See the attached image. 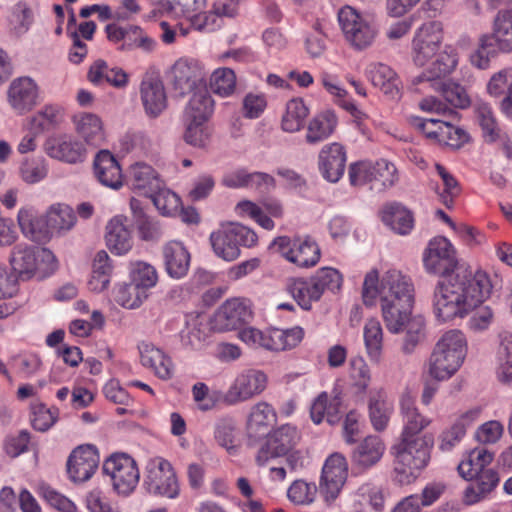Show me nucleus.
I'll return each instance as SVG.
<instances>
[{
	"instance_id": "1",
	"label": "nucleus",
	"mask_w": 512,
	"mask_h": 512,
	"mask_svg": "<svg viewBox=\"0 0 512 512\" xmlns=\"http://www.w3.org/2000/svg\"><path fill=\"white\" fill-rule=\"evenodd\" d=\"M422 260L427 273L445 277L433 293V312L438 321L463 318L489 297L492 285L486 273L472 274L467 270L453 273L458 260L454 246L446 237L431 239Z\"/></svg>"
},
{
	"instance_id": "2",
	"label": "nucleus",
	"mask_w": 512,
	"mask_h": 512,
	"mask_svg": "<svg viewBox=\"0 0 512 512\" xmlns=\"http://www.w3.org/2000/svg\"><path fill=\"white\" fill-rule=\"evenodd\" d=\"M456 65V55L447 52L439 54L427 69L413 77L411 84L414 90L419 93H425L430 89L435 90L440 92L451 106L460 109L469 107L471 101L465 88L458 83L442 80Z\"/></svg>"
},
{
	"instance_id": "3",
	"label": "nucleus",
	"mask_w": 512,
	"mask_h": 512,
	"mask_svg": "<svg viewBox=\"0 0 512 512\" xmlns=\"http://www.w3.org/2000/svg\"><path fill=\"white\" fill-rule=\"evenodd\" d=\"M433 445V438L425 434L421 438L398 439L391 447L395 480L399 484L407 485L417 479L431 460Z\"/></svg>"
},
{
	"instance_id": "4",
	"label": "nucleus",
	"mask_w": 512,
	"mask_h": 512,
	"mask_svg": "<svg viewBox=\"0 0 512 512\" xmlns=\"http://www.w3.org/2000/svg\"><path fill=\"white\" fill-rule=\"evenodd\" d=\"M466 351V338L461 331L445 332L430 355L427 370L429 376L437 381L450 379L461 367Z\"/></svg>"
},
{
	"instance_id": "5",
	"label": "nucleus",
	"mask_w": 512,
	"mask_h": 512,
	"mask_svg": "<svg viewBox=\"0 0 512 512\" xmlns=\"http://www.w3.org/2000/svg\"><path fill=\"white\" fill-rule=\"evenodd\" d=\"M498 52H512V1L496 14L492 34H483L479 38L478 49L470 57L471 63L479 69H486Z\"/></svg>"
},
{
	"instance_id": "6",
	"label": "nucleus",
	"mask_w": 512,
	"mask_h": 512,
	"mask_svg": "<svg viewBox=\"0 0 512 512\" xmlns=\"http://www.w3.org/2000/svg\"><path fill=\"white\" fill-rule=\"evenodd\" d=\"M342 283L343 277L337 269L322 267L309 278L291 279L287 291L302 309L310 310L325 291H339Z\"/></svg>"
},
{
	"instance_id": "7",
	"label": "nucleus",
	"mask_w": 512,
	"mask_h": 512,
	"mask_svg": "<svg viewBox=\"0 0 512 512\" xmlns=\"http://www.w3.org/2000/svg\"><path fill=\"white\" fill-rule=\"evenodd\" d=\"M407 298L414 300V286L410 277L401 271L391 269L381 280L376 270L368 272L364 278L362 298L366 306L376 304L378 298Z\"/></svg>"
},
{
	"instance_id": "8",
	"label": "nucleus",
	"mask_w": 512,
	"mask_h": 512,
	"mask_svg": "<svg viewBox=\"0 0 512 512\" xmlns=\"http://www.w3.org/2000/svg\"><path fill=\"white\" fill-rule=\"evenodd\" d=\"M143 488L153 496L177 498L180 486L171 462L161 456L149 458L144 468Z\"/></svg>"
},
{
	"instance_id": "9",
	"label": "nucleus",
	"mask_w": 512,
	"mask_h": 512,
	"mask_svg": "<svg viewBox=\"0 0 512 512\" xmlns=\"http://www.w3.org/2000/svg\"><path fill=\"white\" fill-rule=\"evenodd\" d=\"M209 239L215 255L230 262L240 256V246L248 248L255 246L258 236L249 227L230 224L213 231Z\"/></svg>"
},
{
	"instance_id": "10",
	"label": "nucleus",
	"mask_w": 512,
	"mask_h": 512,
	"mask_svg": "<svg viewBox=\"0 0 512 512\" xmlns=\"http://www.w3.org/2000/svg\"><path fill=\"white\" fill-rule=\"evenodd\" d=\"M337 18L346 41L354 49L361 51L374 43L378 29L370 17L346 5L338 11Z\"/></svg>"
},
{
	"instance_id": "11",
	"label": "nucleus",
	"mask_w": 512,
	"mask_h": 512,
	"mask_svg": "<svg viewBox=\"0 0 512 512\" xmlns=\"http://www.w3.org/2000/svg\"><path fill=\"white\" fill-rule=\"evenodd\" d=\"M275 248L286 260L302 268L315 266L321 256L318 244L309 236L294 237L279 236L272 242Z\"/></svg>"
},
{
	"instance_id": "12",
	"label": "nucleus",
	"mask_w": 512,
	"mask_h": 512,
	"mask_svg": "<svg viewBox=\"0 0 512 512\" xmlns=\"http://www.w3.org/2000/svg\"><path fill=\"white\" fill-rule=\"evenodd\" d=\"M103 472L110 477L114 490L125 496L135 490L140 478L136 461L125 453H115L107 458Z\"/></svg>"
},
{
	"instance_id": "13",
	"label": "nucleus",
	"mask_w": 512,
	"mask_h": 512,
	"mask_svg": "<svg viewBox=\"0 0 512 512\" xmlns=\"http://www.w3.org/2000/svg\"><path fill=\"white\" fill-rule=\"evenodd\" d=\"M443 40L442 24L438 21H429L422 24L414 35L412 41L413 61L418 66L426 65L430 59L439 55ZM442 52H440L441 54Z\"/></svg>"
},
{
	"instance_id": "14",
	"label": "nucleus",
	"mask_w": 512,
	"mask_h": 512,
	"mask_svg": "<svg viewBox=\"0 0 512 512\" xmlns=\"http://www.w3.org/2000/svg\"><path fill=\"white\" fill-rule=\"evenodd\" d=\"M300 434L297 428L285 424L267 434L266 441L259 448L256 455V463L264 466L270 459L288 454L298 443Z\"/></svg>"
},
{
	"instance_id": "15",
	"label": "nucleus",
	"mask_w": 512,
	"mask_h": 512,
	"mask_svg": "<svg viewBox=\"0 0 512 512\" xmlns=\"http://www.w3.org/2000/svg\"><path fill=\"white\" fill-rule=\"evenodd\" d=\"M348 476L346 458L340 453L331 454L322 468L319 491L327 504L334 502L339 496Z\"/></svg>"
},
{
	"instance_id": "16",
	"label": "nucleus",
	"mask_w": 512,
	"mask_h": 512,
	"mask_svg": "<svg viewBox=\"0 0 512 512\" xmlns=\"http://www.w3.org/2000/svg\"><path fill=\"white\" fill-rule=\"evenodd\" d=\"M105 32L110 42L120 44L118 47L120 51L139 49L145 53H151L156 47V41L137 25L121 26L111 23L105 27Z\"/></svg>"
},
{
	"instance_id": "17",
	"label": "nucleus",
	"mask_w": 512,
	"mask_h": 512,
	"mask_svg": "<svg viewBox=\"0 0 512 512\" xmlns=\"http://www.w3.org/2000/svg\"><path fill=\"white\" fill-rule=\"evenodd\" d=\"M267 385V376L263 371L248 369L240 373L224 395L227 404L233 405L246 401L263 392Z\"/></svg>"
},
{
	"instance_id": "18",
	"label": "nucleus",
	"mask_w": 512,
	"mask_h": 512,
	"mask_svg": "<svg viewBox=\"0 0 512 512\" xmlns=\"http://www.w3.org/2000/svg\"><path fill=\"white\" fill-rule=\"evenodd\" d=\"M44 151L50 158L67 164H79L87 158L85 145L68 134L49 137L44 143Z\"/></svg>"
},
{
	"instance_id": "19",
	"label": "nucleus",
	"mask_w": 512,
	"mask_h": 512,
	"mask_svg": "<svg viewBox=\"0 0 512 512\" xmlns=\"http://www.w3.org/2000/svg\"><path fill=\"white\" fill-rule=\"evenodd\" d=\"M476 117L486 142L497 143L503 155L512 159V141L508 134L502 130L496 120L490 105L481 103L476 108Z\"/></svg>"
},
{
	"instance_id": "20",
	"label": "nucleus",
	"mask_w": 512,
	"mask_h": 512,
	"mask_svg": "<svg viewBox=\"0 0 512 512\" xmlns=\"http://www.w3.org/2000/svg\"><path fill=\"white\" fill-rule=\"evenodd\" d=\"M347 162V150L344 145L332 142L324 145L318 154V168L324 179L338 182L344 175Z\"/></svg>"
},
{
	"instance_id": "21",
	"label": "nucleus",
	"mask_w": 512,
	"mask_h": 512,
	"mask_svg": "<svg viewBox=\"0 0 512 512\" xmlns=\"http://www.w3.org/2000/svg\"><path fill=\"white\" fill-rule=\"evenodd\" d=\"M99 454L93 445H82L70 454L67 472L73 482H85L95 473L99 465Z\"/></svg>"
},
{
	"instance_id": "22",
	"label": "nucleus",
	"mask_w": 512,
	"mask_h": 512,
	"mask_svg": "<svg viewBox=\"0 0 512 512\" xmlns=\"http://www.w3.org/2000/svg\"><path fill=\"white\" fill-rule=\"evenodd\" d=\"M39 89L29 77H20L12 81L8 89V102L17 114L31 111L38 103Z\"/></svg>"
},
{
	"instance_id": "23",
	"label": "nucleus",
	"mask_w": 512,
	"mask_h": 512,
	"mask_svg": "<svg viewBox=\"0 0 512 512\" xmlns=\"http://www.w3.org/2000/svg\"><path fill=\"white\" fill-rule=\"evenodd\" d=\"M235 211L239 216H247L259 226L269 231L275 228L272 217L281 218L283 215L282 205L278 201L271 199L262 202V206H258L249 200H244L236 205Z\"/></svg>"
},
{
	"instance_id": "24",
	"label": "nucleus",
	"mask_w": 512,
	"mask_h": 512,
	"mask_svg": "<svg viewBox=\"0 0 512 512\" xmlns=\"http://www.w3.org/2000/svg\"><path fill=\"white\" fill-rule=\"evenodd\" d=\"M393 414L394 402L387 391L382 387L372 389L368 397V416L373 429L385 431Z\"/></svg>"
},
{
	"instance_id": "25",
	"label": "nucleus",
	"mask_w": 512,
	"mask_h": 512,
	"mask_svg": "<svg viewBox=\"0 0 512 512\" xmlns=\"http://www.w3.org/2000/svg\"><path fill=\"white\" fill-rule=\"evenodd\" d=\"M140 97L146 114L158 117L167 107V97L162 80L146 75L140 84Z\"/></svg>"
},
{
	"instance_id": "26",
	"label": "nucleus",
	"mask_w": 512,
	"mask_h": 512,
	"mask_svg": "<svg viewBox=\"0 0 512 512\" xmlns=\"http://www.w3.org/2000/svg\"><path fill=\"white\" fill-rule=\"evenodd\" d=\"M381 312L386 328L397 334L404 328L406 321L411 317L414 300L407 298H379Z\"/></svg>"
},
{
	"instance_id": "27",
	"label": "nucleus",
	"mask_w": 512,
	"mask_h": 512,
	"mask_svg": "<svg viewBox=\"0 0 512 512\" xmlns=\"http://www.w3.org/2000/svg\"><path fill=\"white\" fill-rule=\"evenodd\" d=\"M400 414L403 426L399 439L421 438V432L431 424V419L420 413L409 394L400 399Z\"/></svg>"
},
{
	"instance_id": "28",
	"label": "nucleus",
	"mask_w": 512,
	"mask_h": 512,
	"mask_svg": "<svg viewBox=\"0 0 512 512\" xmlns=\"http://www.w3.org/2000/svg\"><path fill=\"white\" fill-rule=\"evenodd\" d=\"M385 449V444L379 436H367L352 452L353 467L359 472L367 471L381 460Z\"/></svg>"
},
{
	"instance_id": "29",
	"label": "nucleus",
	"mask_w": 512,
	"mask_h": 512,
	"mask_svg": "<svg viewBox=\"0 0 512 512\" xmlns=\"http://www.w3.org/2000/svg\"><path fill=\"white\" fill-rule=\"evenodd\" d=\"M420 106L423 110L436 112L443 115V119L425 118L421 119L417 124L427 138L439 142L442 131L444 129L443 126L446 124L447 118L455 119L456 113L450 108H447L445 104L434 97H429L422 100Z\"/></svg>"
},
{
	"instance_id": "30",
	"label": "nucleus",
	"mask_w": 512,
	"mask_h": 512,
	"mask_svg": "<svg viewBox=\"0 0 512 512\" xmlns=\"http://www.w3.org/2000/svg\"><path fill=\"white\" fill-rule=\"evenodd\" d=\"M480 414V408H473L457 417L450 427L440 433L438 437V448L442 452L453 450L466 435L467 428L479 418Z\"/></svg>"
},
{
	"instance_id": "31",
	"label": "nucleus",
	"mask_w": 512,
	"mask_h": 512,
	"mask_svg": "<svg viewBox=\"0 0 512 512\" xmlns=\"http://www.w3.org/2000/svg\"><path fill=\"white\" fill-rule=\"evenodd\" d=\"M17 221L22 234L36 243L49 241L46 215L42 216L33 206H25L19 209Z\"/></svg>"
},
{
	"instance_id": "32",
	"label": "nucleus",
	"mask_w": 512,
	"mask_h": 512,
	"mask_svg": "<svg viewBox=\"0 0 512 512\" xmlns=\"http://www.w3.org/2000/svg\"><path fill=\"white\" fill-rule=\"evenodd\" d=\"M87 79L95 86L109 85L117 89L125 88L129 83V76L122 68L110 66L103 59H98L91 64Z\"/></svg>"
},
{
	"instance_id": "33",
	"label": "nucleus",
	"mask_w": 512,
	"mask_h": 512,
	"mask_svg": "<svg viewBox=\"0 0 512 512\" xmlns=\"http://www.w3.org/2000/svg\"><path fill=\"white\" fill-rule=\"evenodd\" d=\"M37 248L25 243L15 245L9 256L11 270L19 279H31L38 270Z\"/></svg>"
},
{
	"instance_id": "34",
	"label": "nucleus",
	"mask_w": 512,
	"mask_h": 512,
	"mask_svg": "<svg viewBox=\"0 0 512 512\" xmlns=\"http://www.w3.org/2000/svg\"><path fill=\"white\" fill-rule=\"evenodd\" d=\"M342 414V396L340 392L320 393L313 401L310 416L315 424H320L324 419L329 424L338 423Z\"/></svg>"
},
{
	"instance_id": "35",
	"label": "nucleus",
	"mask_w": 512,
	"mask_h": 512,
	"mask_svg": "<svg viewBox=\"0 0 512 512\" xmlns=\"http://www.w3.org/2000/svg\"><path fill=\"white\" fill-rule=\"evenodd\" d=\"M165 271L173 279H182L189 271L191 256L178 241H170L162 249Z\"/></svg>"
},
{
	"instance_id": "36",
	"label": "nucleus",
	"mask_w": 512,
	"mask_h": 512,
	"mask_svg": "<svg viewBox=\"0 0 512 512\" xmlns=\"http://www.w3.org/2000/svg\"><path fill=\"white\" fill-rule=\"evenodd\" d=\"M127 177L130 187L144 196H149L163 185L156 170L143 162L131 165Z\"/></svg>"
},
{
	"instance_id": "37",
	"label": "nucleus",
	"mask_w": 512,
	"mask_h": 512,
	"mask_svg": "<svg viewBox=\"0 0 512 512\" xmlns=\"http://www.w3.org/2000/svg\"><path fill=\"white\" fill-rule=\"evenodd\" d=\"M141 364L151 369L154 374L162 379L169 380L173 377L174 365L170 356L163 350L150 343H142L139 346Z\"/></svg>"
},
{
	"instance_id": "38",
	"label": "nucleus",
	"mask_w": 512,
	"mask_h": 512,
	"mask_svg": "<svg viewBox=\"0 0 512 512\" xmlns=\"http://www.w3.org/2000/svg\"><path fill=\"white\" fill-rule=\"evenodd\" d=\"M94 174L98 181L109 188L119 189L123 185L121 167L112 153L100 151L94 160Z\"/></svg>"
},
{
	"instance_id": "39",
	"label": "nucleus",
	"mask_w": 512,
	"mask_h": 512,
	"mask_svg": "<svg viewBox=\"0 0 512 512\" xmlns=\"http://www.w3.org/2000/svg\"><path fill=\"white\" fill-rule=\"evenodd\" d=\"M251 319V311L240 299L227 300L217 311L216 324L221 330H234Z\"/></svg>"
},
{
	"instance_id": "40",
	"label": "nucleus",
	"mask_w": 512,
	"mask_h": 512,
	"mask_svg": "<svg viewBox=\"0 0 512 512\" xmlns=\"http://www.w3.org/2000/svg\"><path fill=\"white\" fill-rule=\"evenodd\" d=\"M468 480L470 483L464 490L463 501L467 505H473L487 498L497 487L499 475L495 470L488 469Z\"/></svg>"
},
{
	"instance_id": "41",
	"label": "nucleus",
	"mask_w": 512,
	"mask_h": 512,
	"mask_svg": "<svg viewBox=\"0 0 512 512\" xmlns=\"http://www.w3.org/2000/svg\"><path fill=\"white\" fill-rule=\"evenodd\" d=\"M381 220L395 233L409 234L414 227V217L410 210L400 203L393 202L383 206Z\"/></svg>"
},
{
	"instance_id": "42",
	"label": "nucleus",
	"mask_w": 512,
	"mask_h": 512,
	"mask_svg": "<svg viewBox=\"0 0 512 512\" xmlns=\"http://www.w3.org/2000/svg\"><path fill=\"white\" fill-rule=\"evenodd\" d=\"M277 414L274 408L266 403L255 404L250 411L247 421V435L257 440L267 434L270 425L276 422Z\"/></svg>"
},
{
	"instance_id": "43",
	"label": "nucleus",
	"mask_w": 512,
	"mask_h": 512,
	"mask_svg": "<svg viewBox=\"0 0 512 512\" xmlns=\"http://www.w3.org/2000/svg\"><path fill=\"white\" fill-rule=\"evenodd\" d=\"M371 83L391 99L400 97V80L394 70L383 63L371 64L367 70Z\"/></svg>"
},
{
	"instance_id": "44",
	"label": "nucleus",
	"mask_w": 512,
	"mask_h": 512,
	"mask_svg": "<svg viewBox=\"0 0 512 512\" xmlns=\"http://www.w3.org/2000/svg\"><path fill=\"white\" fill-rule=\"evenodd\" d=\"M173 89L180 95L185 96L192 92L200 81L197 68L185 59H179L171 69Z\"/></svg>"
},
{
	"instance_id": "45",
	"label": "nucleus",
	"mask_w": 512,
	"mask_h": 512,
	"mask_svg": "<svg viewBox=\"0 0 512 512\" xmlns=\"http://www.w3.org/2000/svg\"><path fill=\"white\" fill-rule=\"evenodd\" d=\"M384 497L380 487L365 483L354 494L351 512H382Z\"/></svg>"
},
{
	"instance_id": "46",
	"label": "nucleus",
	"mask_w": 512,
	"mask_h": 512,
	"mask_svg": "<svg viewBox=\"0 0 512 512\" xmlns=\"http://www.w3.org/2000/svg\"><path fill=\"white\" fill-rule=\"evenodd\" d=\"M105 238L109 249L118 255L126 254L132 248L131 232L120 216L108 222Z\"/></svg>"
},
{
	"instance_id": "47",
	"label": "nucleus",
	"mask_w": 512,
	"mask_h": 512,
	"mask_svg": "<svg viewBox=\"0 0 512 512\" xmlns=\"http://www.w3.org/2000/svg\"><path fill=\"white\" fill-rule=\"evenodd\" d=\"M77 133L87 144L98 146L104 140L101 119L92 113H78L73 117Z\"/></svg>"
},
{
	"instance_id": "48",
	"label": "nucleus",
	"mask_w": 512,
	"mask_h": 512,
	"mask_svg": "<svg viewBox=\"0 0 512 512\" xmlns=\"http://www.w3.org/2000/svg\"><path fill=\"white\" fill-rule=\"evenodd\" d=\"M363 340L366 354L371 362L380 363L383 356L384 333L380 321L368 319L363 327Z\"/></svg>"
},
{
	"instance_id": "49",
	"label": "nucleus",
	"mask_w": 512,
	"mask_h": 512,
	"mask_svg": "<svg viewBox=\"0 0 512 512\" xmlns=\"http://www.w3.org/2000/svg\"><path fill=\"white\" fill-rule=\"evenodd\" d=\"M214 112V100L205 89L195 91L184 112V120L208 122Z\"/></svg>"
},
{
	"instance_id": "50",
	"label": "nucleus",
	"mask_w": 512,
	"mask_h": 512,
	"mask_svg": "<svg viewBox=\"0 0 512 512\" xmlns=\"http://www.w3.org/2000/svg\"><path fill=\"white\" fill-rule=\"evenodd\" d=\"M238 337L252 348H263L272 352H280L276 328L262 331L253 327H246L239 331Z\"/></svg>"
},
{
	"instance_id": "51",
	"label": "nucleus",
	"mask_w": 512,
	"mask_h": 512,
	"mask_svg": "<svg viewBox=\"0 0 512 512\" xmlns=\"http://www.w3.org/2000/svg\"><path fill=\"white\" fill-rule=\"evenodd\" d=\"M337 126V117L332 111H325L313 117L306 132V141L316 144L329 138Z\"/></svg>"
},
{
	"instance_id": "52",
	"label": "nucleus",
	"mask_w": 512,
	"mask_h": 512,
	"mask_svg": "<svg viewBox=\"0 0 512 512\" xmlns=\"http://www.w3.org/2000/svg\"><path fill=\"white\" fill-rule=\"evenodd\" d=\"M494 455L486 448H475L462 460L458 467L459 475L464 479H473L478 473L487 471Z\"/></svg>"
},
{
	"instance_id": "53",
	"label": "nucleus",
	"mask_w": 512,
	"mask_h": 512,
	"mask_svg": "<svg viewBox=\"0 0 512 512\" xmlns=\"http://www.w3.org/2000/svg\"><path fill=\"white\" fill-rule=\"evenodd\" d=\"M46 218L49 239L54 233L70 230L76 222L73 209L65 204L52 205L46 213Z\"/></svg>"
},
{
	"instance_id": "54",
	"label": "nucleus",
	"mask_w": 512,
	"mask_h": 512,
	"mask_svg": "<svg viewBox=\"0 0 512 512\" xmlns=\"http://www.w3.org/2000/svg\"><path fill=\"white\" fill-rule=\"evenodd\" d=\"M498 363L497 376L503 383L512 382V333L503 331L499 334V346L496 353Z\"/></svg>"
},
{
	"instance_id": "55",
	"label": "nucleus",
	"mask_w": 512,
	"mask_h": 512,
	"mask_svg": "<svg viewBox=\"0 0 512 512\" xmlns=\"http://www.w3.org/2000/svg\"><path fill=\"white\" fill-rule=\"evenodd\" d=\"M129 280L145 293L154 288L159 281V274L152 264L145 261H132L129 264Z\"/></svg>"
},
{
	"instance_id": "56",
	"label": "nucleus",
	"mask_w": 512,
	"mask_h": 512,
	"mask_svg": "<svg viewBox=\"0 0 512 512\" xmlns=\"http://www.w3.org/2000/svg\"><path fill=\"white\" fill-rule=\"evenodd\" d=\"M309 114V109L303 99L293 98L286 104V111L282 117L281 127L286 132L299 131Z\"/></svg>"
},
{
	"instance_id": "57",
	"label": "nucleus",
	"mask_w": 512,
	"mask_h": 512,
	"mask_svg": "<svg viewBox=\"0 0 512 512\" xmlns=\"http://www.w3.org/2000/svg\"><path fill=\"white\" fill-rule=\"evenodd\" d=\"M208 335L207 326L195 318L188 321L181 330V344L188 350H201L207 344Z\"/></svg>"
},
{
	"instance_id": "58",
	"label": "nucleus",
	"mask_w": 512,
	"mask_h": 512,
	"mask_svg": "<svg viewBox=\"0 0 512 512\" xmlns=\"http://www.w3.org/2000/svg\"><path fill=\"white\" fill-rule=\"evenodd\" d=\"M398 181L395 165L385 159L372 162V188L385 190Z\"/></svg>"
},
{
	"instance_id": "59",
	"label": "nucleus",
	"mask_w": 512,
	"mask_h": 512,
	"mask_svg": "<svg viewBox=\"0 0 512 512\" xmlns=\"http://www.w3.org/2000/svg\"><path fill=\"white\" fill-rule=\"evenodd\" d=\"M185 121L184 141L196 148L205 149L211 141L212 128L203 121Z\"/></svg>"
},
{
	"instance_id": "60",
	"label": "nucleus",
	"mask_w": 512,
	"mask_h": 512,
	"mask_svg": "<svg viewBox=\"0 0 512 512\" xmlns=\"http://www.w3.org/2000/svg\"><path fill=\"white\" fill-rule=\"evenodd\" d=\"M147 298L148 293L136 287L132 282L120 284L114 291V300L126 309L140 307Z\"/></svg>"
},
{
	"instance_id": "61",
	"label": "nucleus",
	"mask_w": 512,
	"mask_h": 512,
	"mask_svg": "<svg viewBox=\"0 0 512 512\" xmlns=\"http://www.w3.org/2000/svg\"><path fill=\"white\" fill-rule=\"evenodd\" d=\"M405 337L402 344V352L411 354L417 345L425 338V320L422 316H411L405 323Z\"/></svg>"
},
{
	"instance_id": "62",
	"label": "nucleus",
	"mask_w": 512,
	"mask_h": 512,
	"mask_svg": "<svg viewBox=\"0 0 512 512\" xmlns=\"http://www.w3.org/2000/svg\"><path fill=\"white\" fill-rule=\"evenodd\" d=\"M48 163L44 157L26 158L20 165L21 179L27 184H36L48 175Z\"/></svg>"
},
{
	"instance_id": "63",
	"label": "nucleus",
	"mask_w": 512,
	"mask_h": 512,
	"mask_svg": "<svg viewBox=\"0 0 512 512\" xmlns=\"http://www.w3.org/2000/svg\"><path fill=\"white\" fill-rule=\"evenodd\" d=\"M61 116L58 106L46 105L31 118V130L37 133L49 131L60 123Z\"/></svg>"
},
{
	"instance_id": "64",
	"label": "nucleus",
	"mask_w": 512,
	"mask_h": 512,
	"mask_svg": "<svg viewBox=\"0 0 512 512\" xmlns=\"http://www.w3.org/2000/svg\"><path fill=\"white\" fill-rule=\"evenodd\" d=\"M210 88L222 97L230 96L236 88V75L230 68H218L210 77Z\"/></svg>"
}]
</instances>
